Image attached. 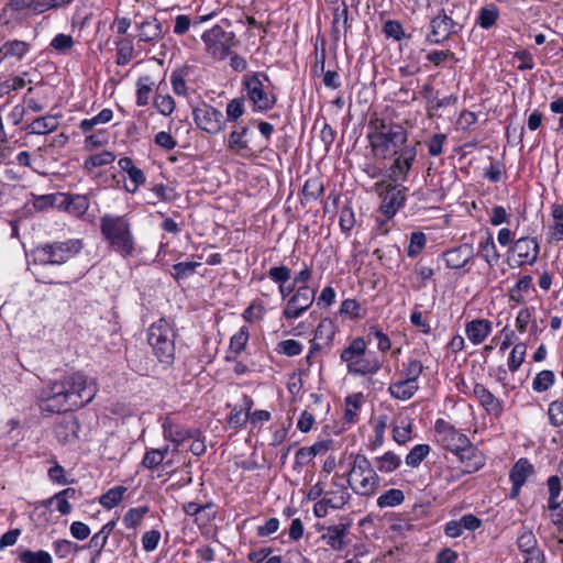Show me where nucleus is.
<instances>
[{
	"label": "nucleus",
	"instance_id": "19",
	"mask_svg": "<svg viewBox=\"0 0 563 563\" xmlns=\"http://www.w3.org/2000/svg\"><path fill=\"white\" fill-rule=\"evenodd\" d=\"M473 395L478 400L487 415L499 418L504 408L501 401L483 384L476 383L473 387Z\"/></svg>",
	"mask_w": 563,
	"mask_h": 563
},
{
	"label": "nucleus",
	"instance_id": "26",
	"mask_svg": "<svg viewBox=\"0 0 563 563\" xmlns=\"http://www.w3.org/2000/svg\"><path fill=\"white\" fill-rule=\"evenodd\" d=\"M514 252L521 258V263H533L539 254V244L533 238H520L515 242Z\"/></svg>",
	"mask_w": 563,
	"mask_h": 563
},
{
	"label": "nucleus",
	"instance_id": "46",
	"mask_svg": "<svg viewBox=\"0 0 563 563\" xmlns=\"http://www.w3.org/2000/svg\"><path fill=\"white\" fill-rule=\"evenodd\" d=\"M429 453L430 446L428 444H417L407 454L406 464L410 467H418Z\"/></svg>",
	"mask_w": 563,
	"mask_h": 563
},
{
	"label": "nucleus",
	"instance_id": "44",
	"mask_svg": "<svg viewBox=\"0 0 563 563\" xmlns=\"http://www.w3.org/2000/svg\"><path fill=\"white\" fill-rule=\"evenodd\" d=\"M405 500L404 492L397 488H390L377 498L379 508L396 507Z\"/></svg>",
	"mask_w": 563,
	"mask_h": 563
},
{
	"label": "nucleus",
	"instance_id": "30",
	"mask_svg": "<svg viewBox=\"0 0 563 563\" xmlns=\"http://www.w3.org/2000/svg\"><path fill=\"white\" fill-rule=\"evenodd\" d=\"M324 187L323 183L319 177L308 178L301 189V203H309L316 201L323 195Z\"/></svg>",
	"mask_w": 563,
	"mask_h": 563
},
{
	"label": "nucleus",
	"instance_id": "58",
	"mask_svg": "<svg viewBox=\"0 0 563 563\" xmlns=\"http://www.w3.org/2000/svg\"><path fill=\"white\" fill-rule=\"evenodd\" d=\"M78 430H79V424H78L77 420L70 419V420H66V421L59 423L56 428V433L58 437L63 435V439L65 441H68L69 434L74 439L77 438Z\"/></svg>",
	"mask_w": 563,
	"mask_h": 563
},
{
	"label": "nucleus",
	"instance_id": "57",
	"mask_svg": "<svg viewBox=\"0 0 563 563\" xmlns=\"http://www.w3.org/2000/svg\"><path fill=\"white\" fill-rule=\"evenodd\" d=\"M154 107L161 114L167 117L173 113L175 109V101L169 95H157L154 99Z\"/></svg>",
	"mask_w": 563,
	"mask_h": 563
},
{
	"label": "nucleus",
	"instance_id": "6",
	"mask_svg": "<svg viewBox=\"0 0 563 563\" xmlns=\"http://www.w3.org/2000/svg\"><path fill=\"white\" fill-rule=\"evenodd\" d=\"M347 482L355 494L372 496L379 485V477L369 460L363 454H357L354 456Z\"/></svg>",
	"mask_w": 563,
	"mask_h": 563
},
{
	"label": "nucleus",
	"instance_id": "60",
	"mask_svg": "<svg viewBox=\"0 0 563 563\" xmlns=\"http://www.w3.org/2000/svg\"><path fill=\"white\" fill-rule=\"evenodd\" d=\"M74 46V40L70 35L59 33L51 41V47L59 53H66Z\"/></svg>",
	"mask_w": 563,
	"mask_h": 563
},
{
	"label": "nucleus",
	"instance_id": "33",
	"mask_svg": "<svg viewBox=\"0 0 563 563\" xmlns=\"http://www.w3.org/2000/svg\"><path fill=\"white\" fill-rule=\"evenodd\" d=\"M247 132L249 128L246 125L240 126L239 129L232 131L229 135L228 148L235 153H242L249 150V144L245 140Z\"/></svg>",
	"mask_w": 563,
	"mask_h": 563
},
{
	"label": "nucleus",
	"instance_id": "56",
	"mask_svg": "<svg viewBox=\"0 0 563 563\" xmlns=\"http://www.w3.org/2000/svg\"><path fill=\"white\" fill-rule=\"evenodd\" d=\"M267 276L278 286H282L290 279L291 269L285 265L274 266L268 271Z\"/></svg>",
	"mask_w": 563,
	"mask_h": 563
},
{
	"label": "nucleus",
	"instance_id": "25",
	"mask_svg": "<svg viewBox=\"0 0 563 563\" xmlns=\"http://www.w3.org/2000/svg\"><path fill=\"white\" fill-rule=\"evenodd\" d=\"M59 126V121L56 115L46 114L34 119L26 128L29 134L46 135L56 131Z\"/></svg>",
	"mask_w": 563,
	"mask_h": 563
},
{
	"label": "nucleus",
	"instance_id": "11",
	"mask_svg": "<svg viewBox=\"0 0 563 563\" xmlns=\"http://www.w3.org/2000/svg\"><path fill=\"white\" fill-rule=\"evenodd\" d=\"M316 291L307 285L299 286L289 297L283 316L287 320L298 319L314 301Z\"/></svg>",
	"mask_w": 563,
	"mask_h": 563
},
{
	"label": "nucleus",
	"instance_id": "4",
	"mask_svg": "<svg viewBox=\"0 0 563 563\" xmlns=\"http://www.w3.org/2000/svg\"><path fill=\"white\" fill-rule=\"evenodd\" d=\"M176 336L175 322L168 318H161L152 323L147 330V342L153 350V354L165 367H170L174 364Z\"/></svg>",
	"mask_w": 563,
	"mask_h": 563
},
{
	"label": "nucleus",
	"instance_id": "28",
	"mask_svg": "<svg viewBox=\"0 0 563 563\" xmlns=\"http://www.w3.org/2000/svg\"><path fill=\"white\" fill-rule=\"evenodd\" d=\"M163 434L166 440L172 441L176 445L181 444L187 439L194 437V433L189 429L179 428L174 421L169 418H166L163 422Z\"/></svg>",
	"mask_w": 563,
	"mask_h": 563
},
{
	"label": "nucleus",
	"instance_id": "24",
	"mask_svg": "<svg viewBox=\"0 0 563 563\" xmlns=\"http://www.w3.org/2000/svg\"><path fill=\"white\" fill-rule=\"evenodd\" d=\"M478 251L477 254L488 264L494 266L499 260V253L497 252L494 236L492 232L485 231L479 233Z\"/></svg>",
	"mask_w": 563,
	"mask_h": 563
},
{
	"label": "nucleus",
	"instance_id": "39",
	"mask_svg": "<svg viewBox=\"0 0 563 563\" xmlns=\"http://www.w3.org/2000/svg\"><path fill=\"white\" fill-rule=\"evenodd\" d=\"M199 266H201L200 262H179L173 265L170 275L176 282L185 280L192 276Z\"/></svg>",
	"mask_w": 563,
	"mask_h": 563
},
{
	"label": "nucleus",
	"instance_id": "49",
	"mask_svg": "<svg viewBox=\"0 0 563 563\" xmlns=\"http://www.w3.org/2000/svg\"><path fill=\"white\" fill-rule=\"evenodd\" d=\"M147 512H148L147 506H141V507L129 509L123 517L124 526L129 529L136 528Z\"/></svg>",
	"mask_w": 563,
	"mask_h": 563
},
{
	"label": "nucleus",
	"instance_id": "23",
	"mask_svg": "<svg viewBox=\"0 0 563 563\" xmlns=\"http://www.w3.org/2000/svg\"><path fill=\"white\" fill-rule=\"evenodd\" d=\"M492 322L487 319H474L466 323L465 334L475 345L483 343L492 332Z\"/></svg>",
	"mask_w": 563,
	"mask_h": 563
},
{
	"label": "nucleus",
	"instance_id": "63",
	"mask_svg": "<svg viewBox=\"0 0 563 563\" xmlns=\"http://www.w3.org/2000/svg\"><path fill=\"white\" fill-rule=\"evenodd\" d=\"M383 32L387 37L400 41L405 36V31L399 21L388 20L385 22Z\"/></svg>",
	"mask_w": 563,
	"mask_h": 563
},
{
	"label": "nucleus",
	"instance_id": "59",
	"mask_svg": "<svg viewBox=\"0 0 563 563\" xmlns=\"http://www.w3.org/2000/svg\"><path fill=\"white\" fill-rule=\"evenodd\" d=\"M164 461V453L161 450H147L143 456L142 465L147 470H154Z\"/></svg>",
	"mask_w": 563,
	"mask_h": 563
},
{
	"label": "nucleus",
	"instance_id": "43",
	"mask_svg": "<svg viewBox=\"0 0 563 563\" xmlns=\"http://www.w3.org/2000/svg\"><path fill=\"white\" fill-rule=\"evenodd\" d=\"M376 467L382 473H390L400 466V457L391 451L375 459Z\"/></svg>",
	"mask_w": 563,
	"mask_h": 563
},
{
	"label": "nucleus",
	"instance_id": "54",
	"mask_svg": "<svg viewBox=\"0 0 563 563\" xmlns=\"http://www.w3.org/2000/svg\"><path fill=\"white\" fill-rule=\"evenodd\" d=\"M548 415L552 426H563V398L554 400L549 405Z\"/></svg>",
	"mask_w": 563,
	"mask_h": 563
},
{
	"label": "nucleus",
	"instance_id": "61",
	"mask_svg": "<svg viewBox=\"0 0 563 563\" xmlns=\"http://www.w3.org/2000/svg\"><path fill=\"white\" fill-rule=\"evenodd\" d=\"M244 113L243 98H235L227 104V120L235 122Z\"/></svg>",
	"mask_w": 563,
	"mask_h": 563
},
{
	"label": "nucleus",
	"instance_id": "20",
	"mask_svg": "<svg viewBox=\"0 0 563 563\" xmlns=\"http://www.w3.org/2000/svg\"><path fill=\"white\" fill-rule=\"evenodd\" d=\"M455 455L460 462L465 466V473L471 474L477 472L485 464V457L483 453L470 441L462 445Z\"/></svg>",
	"mask_w": 563,
	"mask_h": 563
},
{
	"label": "nucleus",
	"instance_id": "37",
	"mask_svg": "<svg viewBox=\"0 0 563 563\" xmlns=\"http://www.w3.org/2000/svg\"><path fill=\"white\" fill-rule=\"evenodd\" d=\"M498 18H499V10L495 4L492 3L486 7H483L479 10V13L477 16V24L482 29L488 30L496 24Z\"/></svg>",
	"mask_w": 563,
	"mask_h": 563
},
{
	"label": "nucleus",
	"instance_id": "3",
	"mask_svg": "<svg viewBox=\"0 0 563 563\" xmlns=\"http://www.w3.org/2000/svg\"><path fill=\"white\" fill-rule=\"evenodd\" d=\"M100 233L108 247L121 257L134 255L136 242L126 216L103 214L100 218Z\"/></svg>",
	"mask_w": 563,
	"mask_h": 563
},
{
	"label": "nucleus",
	"instance_id": "29",
	"mask_svg": "<svg viewBox=\"0 0 563 563\" xmlns=\"http://www.w3.org/2000/svg\"><path fill=\"white\" fill-rule=\"evenodd\" d=\"M418 388V383L405 378L390 384L388 391L396 399L408 400L417 393Z\"/></svg>",
	"mask_w": 563,
	"mask_h": 563
},
{
	"label": "nucleus",
	"instance_id": "38",
	"mask_svg": "<svg viewBox=\"0 0 563 563\" xmlns=\"http://www.w3.org/2000/svg\"><path fill=\"white\" fill-rule=\"evenodd\" d=\"M125 492L126 487L121 485L110 488L108 492L100 496L99 503L103 508L112 509L120 504Z\"/></svg>",
	"mask_w": 563,
	"mask_h": 563
},
{
	"label": "nucleus",
	"instance_id": "62",
	"mask_svg": "<svg viewBox=\"0 0 563 563\" xmlns=\"http://www.w3.org/2000/svg\"><path fill=\"white\" fill-rule=\"evenodd\" d=\"M339 224L343 232H350L355 224V218L353 209L349 206L342 207L339 217Z\"/></svg>",
	"mask_w": 563,
	"mask_h": 563
},
{
	"label": "nucleus",
	"instance_id": "8",
	"mask_svg": "<svg viewBox=\"0 0 563 563\" xmlns=\"http://www.w3.org/2000/svg\"><path fill=\"white\" fill-rule=\"evenodd\" d=\"M84 247L79 239L38 245L34 250L35 262L46 265H62L76 256Z\"/></svg>",
	"mask_w": 563,
	"mask_h": 563
},
{
	"label": "nucleus",
	"instance_id": "42",
	"mask_svg": "<svg viewBox=\"0 0 563 563\" xmlns=\"http://www.w3.org/2000/svg\"><path fill=\"white\" fill-rule=\"evenodd\" d=\"M153 86L154 82L152 81L150 76H142L139 78L136 82V104L139 107H144L148 104Z\"/></svg>",
	"mask_w": 563,
	"mask_h": 563
},
{
	"label": "nucleus",
	"instance_id": "50",
	"mask_svg": "<svg viewBox=\"0 0 563 563\" xmlns=\"http://www.w3.org/2000/svg\"><path fill=\"white\" fill-rule=\"evenodd\" d=\"M19 560L22 563H52L51 554L44 550H24L19 554Z\"/></svg>",
	"mask_w": 563,
	"mask_h": 563
},
{
	"label": "nucleus",
	"instance_id": "48",
	"mask_svg": "<svg viewBox=\"0 0 563 563\" xmlns=\"http://www.w3.org/2000/svg\"><path fill=\"white\" fill-rule=\"evenodd\" d=\"M554 380H555V376L552 371H549V369L541 371L534 377V379L532 382V388H533V390H536L538 393H543V391L548 390L554 384Z\"/></svg>",
	"mask_w": 563,
	"mask_h": 563
},
{
	"label": "nucleus",
	"instance_id": "31",
	"mask_svg": "<svg viewBox=\"0 0 563 563\" xmlns=\"http://www.w3.org/2000/svg\"><path fill=\"white\" fill-rule=\"evenodd\" d=\"M249 338L250 333L247 327H241L240 330L232 335L229 352L232 353L233 356L227 355L228 361L235 360L245 350Z\"/></svg>",
	"mask_w": 563,
	"mask_h": 563
},
{
	"label": "nucleus",
	"instance_id": "40",
	"mask_svg": "<svg viewBox=\"0 0 563 563\" xmlns=\"http://www.w3.org/2000/svg\"><path fill=\"white\" fill-rule=\"evenodd\" d=\"M113 117V112L111 109H102L97 115L92 117L91 119H84L79 123V129L82 133H89L93 130V128L98 124H104L108 123Z\"/></svg>",
	"mask_w": 563,
	"mask_h": 563
},
{
	"label": "nucleus",
	"instance_id": "1",
	"mask_svg": "<svg viewBox=\"0 0 563 563\" xmlns=\"http://www.w3.org/2000/svg\"><path fill=\"white\" fill-rule=\"evenodd\" d=\"M97 391L96 384L88 382L86 375L67 373L42 389L40 406L43 411L51 413L65 412L89 404Z\"/></svg>",
	"mask_w": 563,
	"mask_h": 563
},
{
	"label": "nucleus",
	"instance_id": "2",
	"mask_svg": "<svg viewBox=\"0 0 563 563\" xmlns=\"http://www.w3.org/2000/svg\"><path fill=\"white\" fill-rule=\"evenodd\" d=\"M367 139L374 156L386 158L390 153H397L407 146V130L399 123L382 118H372L368 122Z\"/></svg>",
	"mask_w": 563,
	"mask_h": 563
},
{
	"label": "nucleus",
	"instance_id": "32",
	"mask_svg": "<svg viewBox=\"0 0 563 563\" xmlns=\"http://www.w3.org/2000/svg\"><path fill=\"white\" fill-rule=\"evenodd\" d=\"M533 472V465L527 459H520L510 470L509 478L511 482H517V484H525Z\"/></svg>",
	"mask_w": 563,
	"mask_h": 563
},
{
	"label": "nucleus",
	"instance_id": "21",
	"mask_svg": "<svg viewBox=\"0 0 563 563\" xmlns=\"http://www.w3.org/2000/svg\"><path fill=\"white\" fill-rule=\"evenodd\" d=\"M31 51V43L21 40H8L0 46V64L21 62Z\"/></svg>",
	"mask_w": 563,
	"mask_h": 563
},
{
	"label": "nucleus",
	"instance_id": "45",
	"mask_svg": "<svg viewBox=\"0 0 563 563\" xmlns=\"http://www.w3.org/2000/svg\"><path fill=\"white\" fill-rule=\"evenodd\" d=\"M517 545L523 554L539 548L536 536L527 528L520 529L517 537Z\"/></svg>",
	"mask_w": 563,
	"mask_h": 563
},
{
	"label": "nucleus",
	"instance_id": "27",
	"mask_svg": "<svg viewBox=\"0 0 563 563\" xmlns=\"http://www.w3.org/2000/svg\"><path fill=\"white\" fill-rule=\"evenodd\" d=\"M115 528V521L111 520L107 522L97 533L92 536L88 544H86L84 548H88L93 551V558L92 563L97 558L100 556L102 550L104 549L108 538L110 533Z\"/></svg>",
	"mask_w": 563,
	"mask_h": 563
},
{
	"label": "nucleus",
	"instance_id": "12",
	"mask_svg": "<svg viewBox=\"0 0 563 563\" xmlns=\"http://www.w3.org/2000/svg\"><path fill=\"white\" fill-rule=\"evenodd\" d=\"M393 154L396 157L388 168V179L393 183L405 181L417 157L416 145L405 146Z\"/></svg>",
	"mask_w": 563,
	"mask_h": 563
},
{
	"label": "nucleus",
	"instance_id": "52",
	"mask_svg": "<svg viewBox=\"0 0 563 563\" xmlns=\"http://www.w3.org/2000/svg\"><path fill=\"white\" fill-rule=\"evenodd\" d=\"M526 344L523 343H517L511 352H510V355H509V358H508V368L514 373L516 371L519 369V367L521 366V364L523 363L525 361V355H526Z\"/></svg>",
	"mask_w": 563,
	"mask_h": 563
},
{
	"label": "nucleus",
	"instance_id": "15",
	"mask_svg": "<svg viewBox=\"0 0 563 563\" xmlns=\"http://www.w3.org/2000/svg\"><path fill=\"white\" fill-rule=\"evenodd\" d=\"M549 489L548 508L551 511V520L560 529H563V496L561 497V479L559 476H550L547 481Z\"/></svg>",
	"mask_w": 563,
	"mask_h": 563
},
{
	"label": "nucleus",
	"instance_id": "34",
	"mask_svg": "<svg viewBox=\"0 0 563 563\" xmlns=\"http://www.w3.org/2000/svg\"><path fill=\"white\" fill-rule=\"evenodd\" d=\"M531 288L532 277L530 275L520 277L517 284L509 291V300L517 305L525 303V294Z\"/></svg>",
	"mask_w": 563,
	"mask_h": 563
},
{
	"label": "nucleus",
	"instance_id": "51",
	"mask_svg": "<svg viewBox=\"0 0 563 563\" xmlns=\"http://www.w3.org/2000/svg\"><path fill=\"white\" fill-rule=\"evenodd\" d=\"M426 59L430 63H432L434 66H442L446 62L457 63L459 59L456 58L455 54L450 51H431L427 54Z\"/></svg>",
	"mask_w": 563,
	"mask_h": 563
},
{
	"label": "nucleus",
	"instance_id": "22",
	"mask_svg": "<svg viewBox=\"0 0 563 563\" xmlns=\"http://www.w3.org/2000/svg\"><path fill=\"white\" fill-rule=\"evenodd\" d=\"M140 33L139 40L146 43H153L161 40L164 35L162 23L155 16H148L136 24Z\"/></svg>",
	"mask_w": 563,
	"mask_h": 563
},
{
	"label": "nucleus",
	"instance_id": "41",
	"mask_svg": "<svg viewBox=\"0 0 563 563\" xmlns=\"http://www.w3.org/2000/svg\"><path fill=\"white\" fill-rule=\"evenodd\" d=\"M115 155L110 151H103L101 153L90 155L84 162V168L90 173L96 167H101L113 163Z\"/></svg>",
	"mask_w": 563,
	"mask_h": 563
},
{
	"label": "nucleus",
	"instance_id": "35",
	"mask_svg": "<svg viewBox=\"0 0 563 563\" xmlns=\"http://www.w3.org/2000/svg\"><path fill=\"white\" fill-rule=\"evenodd\" d=\"M66 208L75 216H82L89 208V199L86 195L67 194L65 196Z\"/></svg>",
	"mask_w": 563,
	"mask_h": 563
},
{
	"label": "nucleus",
	"instance_id": "7",
	"mask_svg": "<svg viewBox=\"0 0 563 563\" xmlns=\"http://www.w3.org/2000/svg\"><path fill=\"white\" fill-rule=\"evenodd\" d=\"M263 80L269 82L268 76L264 73L246 74L243 78L242 86L254 112H266L273 109L277 101Z\"/></svg>",
	"mask_w": 563,
	"mask_h": 563
},
{
	"label": "nucleus",
	"instance_id": "13",
	"mask_svg": "<svg viewBox=\"0 0 563 563\" xmlns=\"http://www.w3.org/2000/svg\"><path fill=\"white\" fill-rule=\"evenodd\" d=\"M192 115L197 126L207 133L218 134L223 130L224 120L222 112L209 104L195 108Z\"/></svg>",
	"mask_w": 563,
	"mask_h": 563
},
{
	"label": "nucleus",
	"instance_id": "55",
	"mask_svg": "<svg viewBox=\"0 0 563 563\" xmlns=\"http://www.w3.org/2000/svg\"><path fill=\"white\" fill-rule=\"evenodd\" d=\"M349 500H350L349 493L342 490L339 494L327 493L325 497L323 498V504L328 505L329 507H331L333 509H341L347 504Z\"/></svg>",
	"mask_w": 563,
	"mask_h": 563
},
{
	"label": "nucleus",
	"instance_id": "36",
	"mask_svg": "<svg viewBox=\"0 0 563 563\" xmlns=\"http://www.w3.org/2000/svg\"><path fill=\"white\" fill-rule=\"evenodd\" d=\"M363 395L361 393L350 395L345 398V410L343 420L345 423L353 424L357 421V410L361 407Z\"/></svg>",
	"mask_w": 563,
	"mask_h": 563
},
{
	"label": "nucleus",
	"instance_id": "18",
	"mask_svg": "<svg viewBox=\"0 0 563 563\" xmlns=\"http://www.w3.org/2000/svg\"><path fill=\"white\" fill-rule=\"evenodd\" d=\"M351 523H339L329 527H323L321 540L334 551H342L349 544L347 534Z\"/></svg>",
	"mask_w": 563,
	"mask_h": 563
},
{
	"label": "nucleus",
	"instance_id": "10",
	"mask_svg": "<svg viewBox=\"0 0 563 563\" xmlns=\"http://www.w3.org/2000/svg\"><path fill=\"white\" fill-rule=\"evenodd\" d=\"M462 29V24L448 15L444 9H441L439 13L430 20L426 42L429 44H442L449 40L451 35L457 34Z\"/></svg>",
	"mask_w": 563,
	"mask_h": 563
},
{
	"label": "nucleus",
	"instance_id": "16",
	"mask_svg": "<svg viewBox=\"0 0 563 563\" xmlns=\"http://www.w3.org/2000/svg\"><path fill=\"white\" fill-rule=\"evenodd\" d=\"M407 187L389 185L382 194L380 211L389 220L405 205Z\"/></svg>",
	"mask_w": 563,
	"mask_h": 563
},
{
	"label": "nucleus",
	"instance_id": "9",
	"mask_svg": "<svg viewBox=\"0 0 563 563\" xmlns=\"http://www.w3.org/2000/svg\"><path fill=\"white\" fill-rule=\"evenodd\" d=\"M206 52L217 60H224L231 55V49L238 44L235 33L227 31L221 24H216L201 35Z\"/></svg>",
	"mask_w": 563,
	"mask_h": 563
},
{
	"label": "nucleus",
	"instance_id": "17",
	"mask_svg": "<svg viewBox=\"0 0 563 563\" xmlns=\"http://www.w3.org/2000/svg\"><path fill=\"white\" fill-rule=\"evenodd\" d=\"M475 256V250L472 243L464 242L459 246L452 247L442 253L445 265L450 269H460L465 267Z\"/></svg>",
	"mask_w": 563,
	"mask_h": 563
},
{
	"label": "nucleus",
	"instance_id": "64",
	"mask_svg": "<svg viewBox=\"0 0 563 563\" xmlns=\"http://www.w3.org/2000/svg\"><path fill=\"white\" fill-rule=\"evenodd\" d=\"M412 426L410 422H401L400 426H395L393 429V439L399 443L405 444L411 438Z\"/></svg>",
	"mask_w": 563,
	"mask_h": 563
},
{
	"label": "nucleus",
	"instance_id": "14",
	"mask_svg": "<svg viewBox=\"0 0 563 563\" xmlns=\"http://www.w3.org/2000/svg\"><path fill=\"white\" fill-rule=\"evenodd\" d=\"M434 431L437 433V440L442 448L453 452L454 454L463 449L462 445L467 443L468 438L456 430L452 424L443 419L435 421Z\"/></svg>",
	"mask_w": 563,
	"mask_h": 563
},
{
	"label": "nucleus",
	"instance_id": "53",
	"mask_svg": "<svg viewBox=\"0 0 563 563\" xmlns=\"http://www.w3.org/2000/svg\"><path fill=\"white\" fill-rule=\"evenodd\" d=\"M133 57V45L128 40H122L117 44V60L120 66L128 64Z\"/></svg>",
	"mask_w": 563,
	"mask_h": 563
},
{
	"label": "nucleus",
	"instance_id": "5",
	"mask_svg": "<svg viewBox=\"0 0 563 563\" xmlns=\"http://www.w3.org/2000/svg\"><path fill=\"white\" fill-rule=\"evenodd\" d=\"M366 342L358 336L341 352L340 358L346 363L347 372L353 375H374L380 369L378 358L365 357Z\"/></svg>",
	"mask_w": 563,
	"mask_h": 563
},
{
	"label": "nucleus",
	"instance_id": "47",
	"mask_svg": "<svg viewBox=\"0 0 563 563\" xmlns=\"http://www.w3.org/2000/svg\"><path fill=\"white\" fill-rule=\"evenodd\" d=\"M427 244V236L421 231H416L410 234L409 245L407 247V255L411 258L417 257Z\"/></svg>",
	"mask_w": 563,
	"mask_h": 563
}]
</instances>
